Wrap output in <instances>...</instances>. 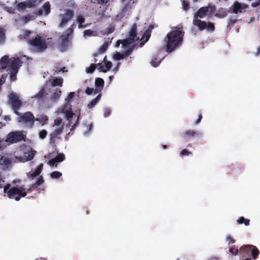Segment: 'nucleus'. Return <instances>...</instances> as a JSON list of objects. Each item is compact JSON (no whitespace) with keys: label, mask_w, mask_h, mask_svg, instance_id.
Returning a JSON list of instances; mask_svg holds the SVG:
<instances>
[{"label":"nucleus","mask_w":260,"mask_h":260,"mask_svg":"<svg viewBox=\"0 0 260 260\" xmlns=\"http://www.w3.org/2000/svg\"><path fill=\"white\" fill-rule=\"evenodd\" d=\"M93 34V31L91 29H87L84 31V35L91 36Z\"/></svg>","instance_id":"64"},{"label":"nucleus","mask_w":260,"mask_h":260,"mask_svg":"<svg viewBox=\"0 0 260 260\" xmlns=\"http://www.w3.org/2000/svg\"><path fill=\"white\" fill-rule=\"evenodd\" d=\"M176 28L169 32L166 38V51L168 53L172 52L182 44L184 32L180 28Z\"/></svg>","instance_id":"1"},{"label":"nucleus","mask_w":260,"mask_h":260,"mask_svg":"<svg viewBox=\"0 0 260 260\" xmlns=\"http://www.w3.org/2000/svg\"><path fill=\"white\" fill-rule=\"evenodd\" d=\"M182 7L184 10H187L189 8L188 2L186 1H183L182 2Z\"/></svg>","instance_id":"54"},{"label":"nucleus","mask_w":260,"mask_h":260,"mask_svg":"<svg viewBox=\"0 0 260 260\" xmlns=\"http://www.w3.org/2000/svg\"><path fill=\"white\" fill-rule=\"evenodd\" d=\"M63 131V127H60L55 129L52 133L50 134V143L52 145L54 144L57 137L61 134Z\"/></svg>","instance_id":"11"},{"label":"nucleus","mask_w":260,"mask_h":260,"mask_svg":"<svg viewBox=\"0 0 260 260\" xmlns=\"http://www.w3.org/2000/svg\"><path fill=\"white\" fill-rule=\"evenodd\" d=\"M237 222L239 224H244L245 225L248 226L250 224V220L245 218L243 216H241L237 220Z\"/></svg>","instance_id":"27"},{"label":"nucleus","mask_w":260,"mask_h":260,"mask_svg":"<svg viewBox=\"0 0 260 260\" xmlns=\"http://www.w3.org/2000/svg\"><path fill=\"white\" fill-rule=\"evenodd\" d=\"M96 66L100 72L106 73L111 69L112 66V63L111 61H107L105 62V66L102 63H99L96 64Z\"/></svg>","instance_id":"12"},{"label":"nucleus","mask_w":260,"mask_h":260,"mask_svg":"<svg viewBox=\"0 0 260 260\" xmlns=\"http://www.w3.org/2000/svg\"><path fill=\"white\" fill-rule=\"evenodd\" d=\"M134 48H135V45H133L132 46L128 48L125 51H124L123 52V54L125 57L129 56L132 53Z\"/></svg>","instance_id":"43"},{"label":"nucleus","mask_w":260,"mask_h":260,"mask_svg":"<svg viewBox=\"0 0 260 260\" xmlns=\"http://www.w3.org/2000/svg\"><path fill=\"white\" fill-rule=\"evenodd\" d=\"M65 155L63 153L58 154L55 157V159L57 162L62 161L65 159Z\"/></svg>","instance_id":"40"},{"label":"nucleus","mask_w":260,"mask_h":260,"mask_svg":"<svg viewBox=\"0 0 260 260\" xmlns=\"http://www.w3.org/2000/svg\"><path fill=\"white\" fill-rule=\"evenodd\" d=\"M47 135V132L45 129H43L39 133V137L41 139H44Z\"/></svg>","instance_id":"49"},{"label":"nucleus","mask_w":260,"mask_h":260,"mask_svg":"<svg viewBox=\"0 0 260 260\" xmlns=\"http://www.w3.org/2000/svg\"><path fill=\"white\" fill-rule=\"evenodd\" d=\"M61 91L60 90H56L55 92L52 93L51 96V100L52 101H57L60 97Z\"/></svg>","instance_id":"30"},{"label":"nucleus","mask_w":260,"mask_h":260,"mask_svg":"<svg viewBox=\"0 0 260 260\" xmlns=\"http://www.w3.org/2000/svg\"><path fill=\"white\" fill-rule=\"evenodd\" d=\"M259 253V251L257 247L255 246H253L252 250H251V255L254 259H256Z\"/></svg>","instance_id":"29"},{"label":"nucleus","mask_w":260,"mask_h":260,"mask_svg":"<svg viewBox=\"0 0 260 260\" xmlns=\"http://www.w3.org/2000/svg\"><path fill=\"white\" fill-rule=\"evenodd\" d=\"M38 187V186H37L35 183H34L33 184L31 185L29 187V188L28 189H26V193L27 192H31L32 190H34V189H37Z\"/></svg>","instance_id":"51"},{"label":"nucleus","mask_w":260,"mask_h":260,"mask_svg":"<svg viewBox=\"0 0 260 260\" xmlns=\"http://www.w3.org/2000/svg\"><path fill=\"white\" fill-rule=\"evenodd\" d=\"M61 176V173L59 171H54L50 174V177L52 179H59Z\"/></svg>","instance_id":"34"},{"label":"nucleus","mask_w":260,"mask_h":260,"mask_svg":"<svg viewBox=\"0 0 260 260\" xmlns=\"http://www.w3.org/2000/svg\"><path fill=\"white\" fill-rule=\"evenodd\" d=\"M61 41L60 43V47L61 50L64 51L66 50L69 46V37L64 35L61 36Z\"/></svg>","instance_id":"16"},{"label":"nucleus","mask_w":260,"mask_h":260,"mask_svg":"<svg viewBox=\"0 0 260 260\" xmlns=\"http://www.w3.org/2000/svg\"><path fill=\"white\" fill-rule=\"evenodd\" d=\"M75 96V93L74 92H70L68 97L66 99V100L68 102H70L72 101L73 98Z\"/></svg>","instance_id":"52"},{"label":"nucleus","mask_w":260,"mask_h":260,"mask_svg":"<svg viewBox=\"0 0 260 260\" xmlns=\"http://www.w3.org/2000/svg\"><path fill=\"white\" fill-rule=\"evenodd\" d=\"M248 8V5L244 4H241L238 1L234 3L231 7V11L232 13L237 14L241 13L243 10H245Z\"/></svg>","instance_id":"8"},{"label":"nucleus","mask_w":260,"mask_h":260,"mask_svg":"<svg viewBox=\"0 0 260 260\" xmlns=\"http://www.w3.org/2000/svg\"><path fill=\"white\" fill-rule=\"evenodd\" d=\"M11 160L7 157L4 156H0V167L3 169H6L11 165Z\"/></svg>","instance_id":"17"},{"label":"nucleus","mask_w":260,"mask_h":260,"mask_svg":"<svg viewBox=\"0 0 260 260\" xmlns=\"http://www.w3.org/2000/svg\"><path fill=\"white\" fill-rule=\"evenodd\" d=\"M95 89L93 88L87 87L85 90V93L88 95H90L92 93H94Z\"/></svg>","instance_id":"56"},{"label":"nucleus","mask_w":260,"mask_h":260,"mask_svg":"<svg viewBox=\"0 0 260 260\" xmlns=\"http://www.w3.org/2000/svg\"><path fill=\"white\" fill-rule=\"evenodd\" d=\"M33 19H34L33 16H32V15H31L30 14H27L24 18V20H25V22H28V21H29L30 20H32Z\"/></svg>","instance_id":"59"},{"label":"nucleus","mask_w":260,"mask_h":260,"mask_svg":"<svg viewBox=\"0 0 260 260\" xmlns=\"http://www.w3.org/2000/svg\"><path fill=\"white\" fill-rule=\"evenodd\" d=\"M109 43L107 42H105L104 44L99 48V51L100 53L105 52L108 49Z\"/></svg>","instance_id":"33"},{"label":"nucleus","mask_w":260,"mask_h":260,"mask_svg":"<svg viewBox=\"0 0 260 260\" xmlns=\"http://www.w3.org/2000/svg\"><path fill=\"white\" fill-rule=\"evenodd\" d=\"M109 0H91V3L93 4H106Z\"/></svg>","instance_id":"47"},{"label":"nucleus","mask_w":260,"mask_h":260,"mask_svg":"<svg viewBox=\"0 0 260 260\" xmlns=\"http://www.w3.org/2000/svg\"><path fill=\"white\" fill-rule=\"evenodd\" d=\"M160 61H158L156 58L152 59L151 61V65L154 67H157L159 66Z\"/></svg>","instance_id":"46"},{"label":"nucleus","mask_w":260,"mask_h":260,"mask_svg":"<svg viewBox=\"0 0 260 260\" xmlns=\"http://www.w3.org/2000/svg\"><path fill=\"white\" fill-rule=\"evenodd\" d=\"M10 104L12 107V109L14 113L17 115H20L21 113L18 112L20 107L23 105L22 101L20 99L18 94L12 92L9 95Z\"/></svg>","instance_id":"4"},{"label":"nucleus","mask_w":260,"mask_h":260,"mask_svg":"<svg viewBox=\"0 0 260 260\" xmlns=\"http://www.w3.org/2000/svg\"><path fill=\"white\" fill-rule=\"evenodd\" d=\"M134 39L129 38V37L123 40H118L116 43V46H119L120 44H121L123 46L127 47L128 45L133 44L134 42Z\"/></svg>","instance_id":"20"},{"label":"nucleus","mask_w":260,"mask_h":260,"mask_svg":"<svg viewBox=\"0 0 260 260\" xmlns=\"http://www.w3.org/2000/svg\"><path fill=\"white\" fill-rule=\"evenodd\" d=\"M208 12V8L203 7L200 8L197 13L194 14L193 19L196 18H203L206 16Z\"/></svg>","instance_id":"10"},{"label":"nucleus","mask_w":260,"mask_h":260,"mask_svg":"<svg viewBox=\"0 0 260 260\" xmlns=\"http://www.w3.org/2000/svg\"><path fill=\"white\" fill-rule=\"evenodd\" d=\"M26 138V135L22 131H12L8 134L6 142L14 144L22 141H25Z\"/></svg>","instance_id":"5"},{"label":"nucleus","mask_w":260,"mask_h":260,"mask_svg":"<svg viewBox=\"0 0 260 260\" xmlns=\"http://www.w3.org/2000/svg\"><path fill=\"white\" fill-rule=\"evenodd\" d=\"M62 118L61 117H57L55 120H54V124L56 125H59V124H60L62 122Z\"/></svg>","instance_id":"63"},{"label":"nucleus","mask_w":260,"mask_h":260,"mask_svg":"<svg viewBox=\"0 0 260 260\" xmlns=\"http://www.w3.org/2000/svg\"><path fill=\"white\" fill-rule=\"evenodd\" d=\"M62 112L65 114L66 117L67 119V120L69 121V124H71L72 123V119L73 117L74 113L72 111L71 109L70 110H62Z\"/></svg>","instance_id":"21"},{"label":"nucleus","mask_w":260,"mask_h":260,"mask_svg":"<svg viewBox=\"0 0 260 260\" xmlns=\"http://www.w3.org/2000/svg\"><path fill=\"white\" fill-rule=\"evenodd\" d=\"M96 67V64L91 63L88 68H87L86 71L87 73H92Z\"/></svg>","instance_id":"38"},{"label":"nucleus","mask_w":260,"mask_h":260,"mask_svg":"<svg viewBox=\"0 0 260 260\" xmlns=\"http://www.w3.org/2000/svg\"><path fill=\"white\" fill-rule=\"evenodd\" d=\"M229 251L232 254H233L234 255H236L238 253L239 250L238 248H235L232 247L230 248Z\"/></svg>","instance_id":"53"},{"label":"nucleus","mask_w":260,"mask_h":260,"mask_svg":"<svg viewBox=\"0 0 260 260\" xmlns=\"http://www.w3.org/2000/svg\"><path fill=\"white\" fill-rule=\"evenodd\" d=\"M101 96L102 94L100 93L94 99L90 101V102L87 105V108L89 109L93 108L99 102L101 99Z\"/></svg>","instance_id":"24"},{"label":"nucleus","mask_w":260,"mask_h":260,"mask_svg":"<svg viewBox=\"0 0 260 260\" xmlns=\"http://www.w3.org/2000/svg\"><path fill=\"white\" fill-rule=\"evenodd\" d=\"M36 152L35 151H29L27 153H25V156L26 157V160H31L34 156H35V153Z\"/></svg>","instance_id":"37"},{"label":"nucleus","mask_w":260,"mask_h":260,"mask_svg":"<svg viewBox=\"0 0 260 260\" xmlns=\"http://www.w3.org/2000/svg\"><path fill=\"white\" fill-rule=\"evenodd\" d=\"M25 3L26 5V8H31L35 6V2L31 1H29L28 2H25Z\"/></svg>","instance_id":"57"},{"label":"nucleus","mask_w":260,"mask_h":260,"mask_svg":"<svg viewBox=\"0 0 260 260\" xmlns=\"http://www.w3.org/2000/svg\"><path fill=\"white\" fill-rule=\"evenodd\" d=\"M96 88L94 91V94H96L102 91L104 85V81L100 78H96L95 81Z\"/></svg>","instance_id":"14"},{"label":"nucleus","mask_w":260,"mask_h":260,"mask_svg":"<svg viewBox=\"0 0 260 260\" xmlns=\"http://www.w3.org/2000/svg\"><path fill=\"white\" fill-rule=\"evenodd\" d=\"M9 62L10 59L8 55L3 56L0 59V70L6 69Z\"/></svg>","instance_id":"18"},{"label":"nucleus","mask_w":260,"mask_h":260,"mask_svg":"<svg viewBox=\"0 0 260 260\" xmlns=\"http://www.w3.org/2000/svg\"><path fill=\"white\" fill-rule=\"evenodd\" d=\"M21 61L19 58H13L10 61V70L18 72L19 68L21 65Z\"/></svg>","instance_id":"9"},{"label":"nucleus","mask_w":260,"mask_h":260,"mask_svg":"<svg viewBox=\"0 0 260 260\" xmlns=\"http://www.w3.org/2000/svg\"><path fill=\"white\" fill-rule=\"evenodd\" d=\"M74 25L75 24H73L67 29L66 30V34L65 35L66 36L69 37L73 32Z\"/></svg>","instance_id":"45"},{"label":"nucleus","mask_w":260,"mask_h":260,"mask_svg":"<svg viewBox=\"0 0 260 260\" xmlns=\"http://www.w3.org/2000/svg\"><path fill=\"white\" fill-rule=\"evenodd\" d=\"M35 120L39 121L42 125H44L47 122L48 119L46 115H42L40 118H37Z\"/></svg>","instance_id":"36"},{"label":"nucleus","mask_w":260,"mask_h":260,"mask_svg":"<svg viewBox=\"0 0 260 260\" xmlns=\"http://www.w3.org/2000/svg\"><path fill=\"white\" fill-rule=\"evenodd\" d=\"M228 11L225 10L223 8H220L218 9L215 14V16L219 18H222L226 17L228 15Z\"/></svg>","instance_id":"22"},{"label":"nucleus","mask_w":260,"mask_h":260,"mask_svg":"<svg viewBox=\"0 0 260 260\" xmlns=\"http://www.w3.org/2000/svg\"><path fill=\"white\" fill-rule=\"evenodd\" d=\"M238 21L237 19L234 18L233 17H230L228 20V25L227 26L228 27H231L233 26L235 23H236Z\"/></svg>","instance_id":"35"},{"label":"nucleus","mask_w":260,"mask_h":260,"mask_svg":"<svg viewBox=\"0 0 260 260\" xmlns=\"http://www.w3.org/2000/svg\"><path fill=\"white\" fill-rule=\"evenodd\" d=\"M226 240L230 243H234L235 242V240L233 239V238L231 236H227L226 237Z\"/></svg>","instance_id":"62"},{"label":"nucleus","mask_w":260,"mask_h":260,"mask_svg":"<svg viewBox=\"0 0 260 260\" xmlns=\"http://www.w3.org/2000/svg\"><path fill=\"white\" fill-rule=\"evenodd\" d=\"M74 11L71 10H66L65 13L62 16V19L59 24L60 27H63L67 23L72 19L74 16Z\"/></svg>","instance_id":"7"},{"label":"nucleus","mask_w":260,"mask_h":260,"mask_svg":"<svg viewBox=\"0 0 260 260\" xmlns=\"http://www.w3.org/2000/svg\"><path fill=\"white\" fill-rule=\"evenodd\" d=\"M64 69H65V68H60L59 67L56 66L54 67L53 70L55 71V73H57L60 72V71L64 72Z\"/></svg>","instance_id":"61"},{"label":"nucleus","mask_w":260,"mask_h":260,"mask_svg":"<svg viewBox=\"0 0 260 260\" xmlns=\"http://www.w3.org/2000/svg\"><path fill=\"white\" fill-rule=\"evenodd\" d=\"M114 57V58L116 60L122 59L125 57L123 53H120L119 52H117L116 53H115Z\"/></svg>","instance_id":"44"},{"label":"nucleus","mask_w":260,"mask_h":260,"mask_svg":"<svg viewBox=\"0 0 260 260\" xmlns=\"http://www.w3.org/2000/svg\"><path fill=\"white\" fill-rule=\"evenodd\" d=\"M43 9L44 10L45 15H47L50 13V4L49 2H47L44 4L42 6Z\"/></svg>","instance_id":"26"},{"label":"nucleus","mask_w":260,"mask_h":260,"mask_svg":"<svg viewBox=\"0 0 260 260\" xmlns=\"http://www.w3.org/2000/svg\"><path fill=\"white\" fill-rule=\"evenodd\" d=\"M44 182V180L42 176H40L35 183L37 186L41 185Z\"/></svg>","instance_id":"50"},{"label":"nucleus","mask_w":260,"mask_h":260,"mask_svg":"<svg viewBox=\"0 0 260 260\" xmlns=\"http://www.w3.org/2000/svg\"><path fill=\"white\" fill-rule=\"evenodd\" d=\"M193 24L197 26L200 31L204 30L207 27V22L198 18L193 19Z\"/></svg>","instance_id":"15"},{"label":"nucleus","mask_w":260,"mask_h":260,"mask_svg":"<svg viewBox=\"0 0 260 260\" xmlns=\"http://www.w3.org/2000/svg\"><path fill=\"white\" fill-rule=\"evenodd\" d=\"M10 184H7L4 187V192L7 194L9 199H14L16 201H19L21 198L26 196V188L23 185L20 187L14 186L10 188Z\"/></svg>","instance_id":"3"},{"label":"nucleus","mask_w":260,"mask_h":260,"mask_svg":"<svg viewBox=\"0 0 260 260\" xmlns=\"http://www.w3.org/2000/svg\"><path fill=\"white\" fill-rule=\"evenodd\" d=\"M6 30L3 27H0V43H3L5 40Z\"/></svg>","instance_id":"31"},{"label":"nucleus","mask_w":260,"mask_h":260,"mask_svg":"<svg viewBox=\"0 0 260 260\" xmlns=\"http://www.w3.org/2000/svg\"><path fill=\"white\" fill-rule=\"evenodd\" d=\"M56 163H57V162H56L55 158H52L49 161H48V164L51 166H55V167H57V164Z\"/></svg>","instance_id":"58"},{"label":"nucleus","mask_w":260,"mask_h":260,"mask_svg":"<svg viewBox=\"0 0 260 260\" xmlns=\"http://www.w3.org/2000/svg\"><path fill=\"white\" fill-rule=\"evenodd\" d=\"M45 95V90L44 88H42L37 94H36L34 98L38 100H43Z\"/></svg>","instance_id":"32"},{"label":"nucleus","mask_w":260,"mask_h":260,"mask_svg":"<svg viewBox=\"0 0 260 260\" xmlns=\"http://www.w3.org/2000/svg\"><path fill=\"white\" fill-rule=\"evenodd\" d=\"M199 133L198 132H195L193 130H188L185 133L184 136L191 138L194 137L197 135H199Z\"/></svg>","instance_id":"28"},{"label":"nucleus","mask_w":260,"mask_h":260,"mask_svg":"<svg viewBox=\"0 0 260 260\" xmlns=\"http://www.w3.org/2000/svg\"><path fill=\"white\" fill-rule=\"evenodd\" d=\"M31 32L30 30H25L23 32L24 38L27 40L30 45L31 49L35 52H41L47 48L46 41L41 37L37 35L35 37H29Z\"/></svg>","instance_id":"2"},{"label":"nucleus","mask_w":260,"mask_h":260,"mask_svg":"<svg viewBox=\"0 0 260 260\" xmlns=\"http://www.w3.org/2000/svg\"><path fill=\"white\" fill-rule=\"evenodd\" d=\"M63 83V79L61 77H55L51 82L52 86H62Z\"/></svg>","instance_id":"23"},{"label":"nucleus","mask_w":260,"mask_h":260,"mask_svg":"<svg viewBox=\"0 0 260 260\" xmlns=\"http://www.w3.org/2000/svg\"><path fill=\"white\" fill-rule=\"evenodd\" d=\"M253 245H246L242 246L240 248V253L243 257H245L247 255H249L251 252Z\"/></svg>","instance_id":"13"},{"label":"nucleus","mask_w":260,"mask_h":260,"mask_svg":"<svg viewBox=\"0 0 260 260\" xmlns=\"http://www.w3.org/2000/svg\"><path fill=\"white\" fill-rule=\"evenodd\" d=\"M137 25L135 23L131 27L129 32V38L134 39L135 41L139 40V38L137 37Z\"/></svg>","instance_id":"19"},{"label":"nucleus","mask_w":260,"mask_h":260,"mask_svg":"<svg viewBox=\"0 0 260 260\" xmlns=\"http://www.w3.org/2000/svg\"><path fill=\"white\" fill-rule=\"evenodd\" d=\"M18 120L20 122H23L25 124H28L31 126L34 125L35 121V117L32 113L30 112H26L23 114L19 115Z\"/></svg>","instance_id":"6"},{"label":"nucleus","mask_w":260,"mask_h":260,"mask_svg":"<svg viewBox=\"0 0 260 260\" xmlns=\"http://www.w3.org/2000/svg\"><path fill=\"white\" fill-rule=\"evenodd\" d=\"M43 165L42 164H41L36 169L35 172H34L32 174H30V177L34 178L38 175H40L41 173L42 170L43 169Z\"/></svg>","instance_id":"25"},{"label":"nucleus","mask_w":260,"mask_h":260,"mask_svg":"<svg viewBox=\"0 0 260 260\" xmlns=\"http://www.w3.org/2000/svg\"><path fill=\"white\" fill-rule=\"evenodd\" d=\"M207 29V30L209 32H212L215 29V26L214 23L211 22H208L207 23V27L206 28Z\"/></svg>","instance_id":"39"},{"label":"nucleus","mask_w":260,"mask_h":260,"mask_svg":"<svg viewBox=\"0 0 260 260\" xmlns=\"http://www.w3.org/2000/svg\"><path fill=\"white\" fill-rule=\"evenodd\" d=\"M77 21L79 22V26L81 27L82 23L84 22L85 19L82 16H78L77 18Z\"/></svg>","instance_id":"60"},{"label":"nucleus","mask_w":260,"mask_h":260,"mask_svg":"<svg viewBox=\"0 0 260 260\" xmlns=\"http://www.w3.org/2000/svg\"><path fill=\"white\" fill-rule=\"evenodd\" d=\"M191 152L189 151H188L187 149H184L182 150L180 152V155L181 156L183 155H189V154H191Z\"/></svg>","instance_id":"55"},{"label":"nucleus","mask_w":260,"mask_h":260,"mask_svg":"<svg viewBox=\"0 0 260 260\" xmlns=\"http://www.w3.org/2000/svg\"><path fill=\"white\" fill-rule=\"evenodd\" d=\"M208 8V12L210 15H212L216 10V7L214 5L209 4L207 7Z\"/></svg>","instance_id":"41"},{"label":"nucleus","mask_w":260,"mask_h":260,"mask_svg":"<svg viewBox=\"0 0 260 260\" xmlns=\"http://www.w3.org/2000/svg\"><path fill=\"white\" fill-rule=\"evenodd\" d=\"M11 74H10V79L11 80L13 81H15L16 79V74L17 73V71H13L12 70H10Z\"/></svg>","instance_id":"48"},{"label":"nucleus","mask_w":260,"mask_h":260,"mask_svg":"<svg viewBox=\"0 0 260 260\" xmlns=\"http://www.w3.org/2000/svg\"><path fill=\"white\" fill-rule=\"evenodd\" d=\"M115 30L114 26L111 25L110 26L105 29L104 34L108 35L113 32Z\"/></svg>","instance_id":"42"}]
</instances>
